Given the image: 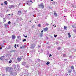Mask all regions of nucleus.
Returning a JSON list of instances; mask_svg holds the SVG:
<instances>
[{
	"label": "nucleus",
	"mask_w": 76,
	"mask_h": 76,
	"mask_svg": "<svg viewBox=\"0 0 76 76\" xmlns=\"http://www.w3.org/2000/svg\"><path fill=\"white\" fill-rule=\"evenodd\" d=\"M13 70V69H12L11 67H7L6 69V72H8V71H10V70Z\"/></svg>",
	"instance_id": "nucleus-1"
},
{
	"label": "nucleus",
	"mask_w": 76,
	"mask_h": 76,
	"mask_svg": "<svg viewBox=\"0 0 76 76\" xmlns=\"http://www.w3.org/2000/svg\"><path fill=\"white\" fill-rule=\"evenodd\" d=\"M27 5H28V3H27Z\"/></svg>",
	"instance_id": "nucleus-48"
},
{
	"label": "nucleus",
	"mask_w": 76,
	"mask_h": 76,
	"mask_svg": "<svg viewBox=\"0 0 76 76\" xmlns=\"http://www.w3.org/2000/svg\"><path fill=\"white\" fill-rule=\"evenodd\" d=\"M73 31L74 32L76 33V29H75L73 30Z\"/></svg>",
	"instance_id": "nucleus-22"
},
{
	"label": "nucleus",
	"mask_w": 76,
	"mask_h": 76,
	"mask_svg": "<svg viewBox=\"0 0 76 76\" xmlns=\"http://www.w3.org/2000/svg\"><path fill=\"white\" fill-rule=\"evenodd\" d=\"M12 39H14L16 38V36L15 35H12Z\"/></svg>",
	"instance_id": "nucleus-4"
},
{
	"label": "nucleus",
	"mask_w": 76,
	"mask_h": 76,
	"mask_svg": "<svg viewBox=\"0 0 76 76\" xmlns=\"http://www.w3.org/2000/svg\"><path fill=\"white\" fill-rule=\"evenodd\" d=\"M64 28L65 29H66V31L67 30V26H65Z\"/></svg>",
	"instance_id": "nucleus-12"
},
{
	"label": "nucleus",
	"mask_w": 76,
	"mask_h": 76,
	"mask_svg": "<svg viewBox=\"0 0 76 76\" xmlns=\"http://www.w3.org/2000/svg\"><path fill=\"white\" fill-rule=\"evenodd\" d=\"M8 1H9V0H8Z\"/></svg>",
	"instance_id": "nucleus-57"
},
{
	"label": "nucleus",
	"mask_w": 76,
	"mask_h": 76,
	"mask_svg": "<svg viewBox=\"0 0 76 76\" xmlns=\"http://www.w3.org/2000/svg\"><path fill=\"white\" fill-rule=\"evenodd\" d=\"M8 15H9L10 16V14H9Z\"/></svg>",
	"instance_id": "nucleus-43"
},
{
	"label": "nucleus",
	"mask_w": 76,
	"mask_h": 76,
	"mask_svg": "<svg viewBox=\"0 0 76 76\" xmlns=\"http://www.w3.org/2000/svg\"><path fill=\"white\" fill-rule=\"evenodd\" d=\"M30 22H31V21H30Z\"/></svg>",
	"instance_id": "nucleus-50"
},
{
	"label": "nucleus",
	"mask_w": 76,
	"mask_h": 76,
	"mask_svg": "<svg viewBox=\"0 0 76 76\" xmlns=\"http://www.w3.org/2000/svg\"><path fill=\"white\" fill-rule=\"evenodd\" d=\"M54 12V15H55V16H57V13L56 12H55V11H53Z\"/></svg>",
	"instance_id": "nucleus-10"
},
{
	"label": "nucleus",
	"mask_w": 76,
	"mask_h": 76,
	"mask_svg": "<svg viewBox=\"0 0 76 76\" xmlns=\"http://www.w3.org/2000/svg\"><path fill=\"white\" fill-rule=\"evenodd\" d=\"M52 56V55H51V54H50L49 55V57H51Z\"/></svg>",
	"instance_id": "nucleus-31"
},
{
	"label": "nucleus",
	"mask_w": 76,
	"mask_h": 76,
	"mask_svg": "<svg viewBox=\"0 0 76 76\" xmlns=\"http://www.w3.org/2000/svg\"><path fill=\"white\" fill-rule=\"evenodd\" d=\"M38 26H39V27H41V24H39L38 25Z\"/></svg>",
	"instance_id": "nucleus-21"
},
{
	"label": "nucleus",
	"mask_w": 76,
	"mask_h": 76,
	"mask_svg": "<svg viewBox=\"0 0 76 76\" xmlns=\"http://www.w3.org/2000/svg\"><path fill=\"white\" fill-rule=\"evenodd\" d=\"M40 1H41V0H40Z\"/></svg>",
	"instance_id": "nucleus-59"
},
{
	"label": "nucleus",
	"mask_w": 76,
	"mask_h": 76,
	"mask_svg": "<svg viewBox=\"0 0 76 76\" xmlns=\"http://www.w3.org/2000/svg\"><path fill=\"white\" fill-rule=\"evenodd\" d=\"M43 31H43V30H42V31H41V32L42 33V32H43Z\"/></svg>",
	"instance_id": "nucleus-38"
},
{
	"label": "nucleus",
	"mask_w": 76,
	"mask_h": 76,
	"mask_svg": "<svg viewBox=\"0 0 76 76\" xmlns=\"http://www.w3.org/2000/svg\"><path fill=\"white\" fill-rule=\"evenodd\" d=\"M1 5L2 6H3V4H1Z\"/></svg>",
	"instance_id": "nucleus-41"
},
{
	"label": "nucleus",
	"mask_w": 76,
	"mask_h": 76,
	"mask_svg": "<svg viewBox=\"0 0 76 76\" xmlns=\"http://www.w3.org/2000/svg\"><path fill=\"white\" fill-rule=\"evenodd\" d=\"M5 27H7L8 26V24L7 23H6L4 24Z\"/></svg>",
	"instance_id": "nucleus-13"
},
{
	"label": "nucleus",
	"mask_w": 76,
	"mask_h": 76,
	"mask_svg": "<svg viewBox=\"0 0 76 76\" xmlns=\"http://www.w3.org/2000/svg\"><path fill=\"white\" fill-rule=\"evenodd\" d=\"M64 60V61H66V60H67V59H65Z\"/></svg>",
	"instance_id": "nucleus-42"
},
{
	"label": "nucleus",
	"mask_w": 76,
	"mask_h": 76,
	"mask_svg": "<svg viewBox=\"0 0 76 76\" xmlns=\"http://www.w3.org/2000/svg\"><path fill=\"white\" fill-rule=\"evenodd\" d=\"M20 48H22V47H20Z\"/></svg>",
	"instance_id": "nucleus-44"
},
{
	"label": "nucleus",
	"mask_w": 76,
	"mask_h": 76,
	"mask_svg": "<svg viewBox=\"0 0 76 76\" xmlns=\"http://www.w3.org/2000/svg\"><path fill=\"white\" fill-rule=\"evenodd\" d=\"M48 28L46 27L44 29V31H47V30H48Z\"/></svg>",
	"instance_id": "nucleus-8"
},
{
	"label": "nucleus",
	"mask_w": 76,
	"mask_h": 76,
	"mask_svg": "<svg viewBox=\"0 0 76 76\" xmlns=\"http://www.w3.org/2000/svg\"><path fill=\"white\" fill-rule=\"evenodd\" d=\"M12 61L10 60V61H9V63H11V62Z\"/></svg>",
	"instance_id": "nucleus-33"
},
{
	"label": "nucleus",
	"mask_w": 76,
	"mask_h": 76,
	"mask_svg": "<svg viewBox=\"0 0 76 76\" xmlns=\"http://www.w3.org/2000/svg\"><path fill=\"white\" fill-rule=\"evenodd\" d=\"M54 27H56V26H55Z\"/></svg>",
	"instance_id": "nucleus-47"
},
{
	"label": "nucleus",
	"mask_w": 76,
	"mask_h": 76,
	"mask_svg": "<svg viewBox=\"0 0 76 76\" xmlns=\"http://www.w3.org/2000/svg\"><path fill=\"white\" fill-rule=\"evenodd\" d=\"M8 24H9L10 25V24L11 23V22H10V21H9L8 22Z\"/></svg>",
	"instance_id": "nucleus-25"
},
{
	"label": "nucleus",
	"mask_w": 76,
	"mask_h": 76,
	"mask_svg": "<svg viewBox=\"0 0 76 76\" xmlns=\"http://www.w3.org/2000/svg\"><path fill=\"white\" fill-rule=\"evenodd\" d=\"M72 70L69 71L68 72V73H71V72H72Z\"/></svg>",
	"instance_id": "nucleus-14"
},
{
	"label": "nucleus",
	"mask_w": 76,
	"mask_h": 76,
	"mask_svg": "<svg viewBox=\"0 0 76 76\" xmlns=\"http://www.w3.org/2000/svg\"><path fill=\"white\" fill-rule=\"evenodd\" d=\"M1 60H3L4 59V56H2L0 57Z\"/></svg>",
	"instance_id": "nucleus-9"
},
{
	"label": "nucleus",
	"mask_w": 76,
	"mask_h": 76,
	"mask_svg": "<svg viewBox=\"0 0 76 76\" xmlns=\"http://www.w3.org/2000/svg\"><path fill=\"white\" fill-rule=\"evenodd\" d=\"M0 49L2 50V47L0 48Z\"/></svg>",
	"instance_id": "nucleus-39"
},
{
	"label": "nucleus",
	"mask_w": 76,
	"mask_h": 76,
	"mask_svg": "<svg viewBox=\"0 0 76 76\" xmlns=\"http://www.w3.org/2000/svg\"><path fill=\"white\" fill-rule=\"evenodd\" d=\"M12 7H13V5H10V9H11V8H12Z\"/></svg>",
	"instance_id": "nucleus-17"
},
{
	"label": "nucleus",
	"mask_w": 76,
	"mask_h": 76,
	"mask_svg": "<svg viewBox=\"0 0 76 76\" xmlns=\"http://www.w3.org/2000/svg\"><path fill=\"white\" fill-rule=\"evenodd\" d=\"M54 37H55V38H56V37H57V35H54Z\"/></svg>",
	"instance_id": "nucleus-23"
},
{
	"label": "nucleus",
	"mask_w": 76,
	"mask_h": 76,
	"mask_svg": "<svg viewBox=\"0 0 76 76\" xmlns=\"http://www.w3.org/2000/svg\"><path fill=\"white\" fill-rule=\"evenodd\" d=\"M0 15H1V14H0Z\"/></svg>",
	"instance_id": "nucleus-53"
},
{
	"label": "nucleus",
	"mask_w": 76,
	"mask_h": 76,
	"mask_svg": "<svg viewBox=\"0 0 76 76\" xmlns=\"http://www.w3.org/2000/svg\"><path fill=\"white\" fill-rule=\"evenodd\" d=\"M68 35L69 38H70L71 37V35H70V33H68Z\"/></svg>",
	"instance_id": "nucleus-16"
},
{
	"label": "nucleus",
	"mask_w": 76,
	"mask_h": 76,
	"mask_svg": "<svg viewBox=\"0 0 76 76\" xmlns=\"http://www.w3.org/2000/svg\"><path fill=\"white\" fill-rule=\"evenodd\" d=\"M39 6L42 9H43V8H44V5H43V3H41V4H39Z\"/></svg>",
	"instance_id": "nucleus-2"
},
{
	"label": "nucleus",
	"mask_w": 76,
	"mask_h": 76,
	"mask_svg": "<svg viewBox=\"0 0 76 76\" xmlns=\"http://www.w3.org/2000/svg\"><path fill=\"white\" fill-rule=\"evenodd\" d=\"M63 56L64 57H66V55L65 54H64Z\"/></svg>",
	"instance_id": "nucleus-34"
},
{
	"label": "nucleus",
	"mask_w": 76,
	"mask_h": 76,
	"mask_svg": "<svg viewBox=\"0 0 76 76\" xmlns=\"http://www.w3.org/2000/svg\"><path fill=\"white\" fill-rule=\"evenodd\" d=\"M57 2L55 1H53L52 3L53 4H57Z\"/></svg>",
	"instance_id": "nucleus-7"
},
{
	"label": "nucleus",
	"mask_w": 76,
	"mask_h": 76,
	"mask_svg": "<svg viewBox=\"0 0 76 76\" xmlns=\"http://www.w3.org/2000/svg\"><path fill=\"white\" fill-rule=\"evenodd\" d=\"M4 47V46H2V47Z\"/></svg>",
	"instance_id": "nucleus-55"
},
{
	"label": "nucleus",
	"mask_w": 76,
	"mask_h": 76,
	"mask_svg": "<svg viewBox=\"0 0 76 76\" xmlns=\"http://www.w3.org/2000/svg\"><path fill=\"white\" fill-rule=\"evenodd\" d=\"M72 28H76V27L75 26H72Z\"/></svg>",
	"instance_id": "nucleus-20"
},
{
	"label": "nucleus",
	"mask_w": 76,
	"mask_h": 76,
	"mask_svg": "<svg viewBox=\"0 0 76 76\" xmlns=\"http://www.w3.org/2000/svg\"><path fill=\"white\" fill-rule=\"evenodd\" d=\"M24 36L26 38H27V36H25L24 35V34H23Z\"/></svg>",
	"instance_id": "nucleus-35"
},
{
	"label": "nucleus",
	"mask_w": 76,
	"mask_h": 76,
	"mask_svg": "<svg viewBox=\"0 0 76 76\" xmlns=\"http://www.w3.org/2000/svg\"><path fill=\"white\" fill-rule=\"evenodd\" d=\"M1 17H3L4 15H1Z\"/></svg>",
	"instance_id": "nucleus-30"
},
{
	"label": "nucleus",
	"mask_w": 76,
	"mask_h": 76,
	"mask_svg": "<svg viewBox=\"0 0 76 76\" xmlns=\"http://www.w3.org/2000/svg\"><path fill=\"white\" fill-rule=\"evenodd\" d=\"M50 64V62H48L46 63V64H47V65H48V64Z\"/></svg>",
	"instance_id": "nucleus-18"
},
{
	"label": "nucleus",
	"mask_w": 76,
	"mask_h": 76,
	"mask_svg": "<svg viewBox=\"0 0 76 76\" xmlns=\"http://www.w3.org/2000/svg\"><path fill=\"white\" fill-rule=\"evenodd\" d=\"M30 2H32V1H30Z\"/></svg>",
	"instance_id": "nucleus-45"
},
{
	"label": "nucleus",
	"mask_w": 76,
	"mask_h": 76,
	"mask_svg": "<svg viewBox=\"0 0 76 76\" xmlns=\"http://www.w3.org/2000/svg\"><path fill=\"white\" fill-rule=\"evenodd\" d=\"M33 16H34V15H33Z\"/></svg>",
	"instance_id": "nucleus-52"
},
{
	"label": "nucleus",
	"mask_w": 76,
	"mask_h": 76,
	"mask_svg": "<svg viewBox=\"0 0 76 76\" xmlns=\"http://www.w3.org/2000/svg\"><path fill=\"white\" fill-rule=\"evenodd\" d=\"M3 19H4V20H3L4 21V22H6V20H5L4 18H3Z\"/></svg>",
	"instance_id": "nucleus-32"
},
{
	"label": "nucleus",
	"mask_w": 76,
	"mask_h": 76,
	"mask_svg": "<svg viewBox=\"0 0 76 76\" xmlns=\"http://www.w3.org/2000/svg\"><path fill=\"white\" fill-rule=\"evenodd\" d=\"M38 61H41V60L39 59H38Z\"/></svg>",
	"instance_id": "nucleus-28"
},
{
	"label": "nucleus",
	"mask_w": 76,
	"mask_h": 76,
	"mask_svg": "<svg viewBox=\"0 0 76 76\" xmlns=\"http://www.w3.org/2000/svg\"><path fill=\"white\" fill-rule=\"evenodd\" d=\"M1 75V74H0V76Z\"/></svg>",
	"instance_id": "nucleus-56"
},
{
	"label": "nucleus",
	"mask_w": 76,
	"mask_h": 76,
	"mask_svg": "<svg viewBox=\"0 0 76 76\" xmlns=\"http://www.w3.org/2000/svg\"><path fill=\"white\" fill-rule=\"evenodd\" d=\"M38 47H39H39H41V46H40V45H39V46H38Z\"/></svg>",
	"instance_id": "nucleus-40"
},
{
	"label": "nucleus",
	"mask_w": 76,
	"mask_h": 76,
	"mask_svg": "<svg viewBox=\"0 0 76 76\" xmlns=\"http://www.w3.org/2000/svg\"><path fill=\"white\" fill-rule=\"evenodd\" d=\"M12 15H13V14H12Z\"/></svg>",
	"instance_id": "nucleus-58"
},
{
	"label": "nucleus",
	"mask_w": 76,
	"mask_h": 76,
	"mask_svg": "<svg viewBox=\"0 0 76 76\" xmlns=\"http://www.w3.org/2000/svg\"><path fill=\"white\" fill-rule=\"evenodd\" d=\"M16 45H15V48H16Z\"/></svg>",
	"instance_id": "nucleus-37"
},
{
	"label": "nucleus",
	"mask_w": 76,
	"mask_h": 76,
	"mask_svg": "<svg viewBox=\"0 0 76 76\" xmlns=\"http://www.w3.org/2000/svg\"><path fill=\"white\" fill-rule=\"evenodd\" d=\"M12 0V2H13V1L14 0Z\"/></svg>",
	"instance_id": "nucleus-49"
},
{
	"label": "nucleus",
	"mask_w": 76,
	"mask_h": 76,
	"mask_svg": "<svg viewBox=\"0 0 76 76\" xmlns=\"http://www.w3.org/2000/svg\"><path fill=\"white\" fill-rule=\"evenodd\" d=\"M51 1H53V0H51Z\"/></svg>",
	"instance_id": "nucleus-51"
},
{
	"label": "nucleus",
	"mask_w": 76,
	"mask_h": 76,
	"mask_svg": "<svg viewBox=\"0 0 76 76\" xmlns=\"http://www.w3.org/2000/svg\"><path fill=\"white\" fill-rule=\"evenodd\" d=\"M53 26H54V25H53Z\"/></svg>",
	"instance_id": "nucleus-54"
},
{
	"label": "nucleus",
	"mask_w": 76,
	"mask_h": 76,
	"mask_svg": "<svg viewBox=\"0 0 76 76\" xmlns=\"http://www.w3.org/2000/svg\"><path fill=\"white\" fill-rule=\"evenodd\" d=\"M71 67L72 70H73V69H74V66H71Z\"/></svg>",
	"instance_id": "nucleus-15"
},
{
	"label": "nucleus",
	"mask_w": 76,
	"mask_h": 76,
	"mask_svg": "<svg viewBox=\"0 0 76 76\" xmlns=\"http://www.w3.org/2000/svg\"><path fill=\"white\" fill-rule=\"evenodd\" d=\"M4 4H5L6 5H7V2L5 1L4 3Z\"/></svg>",
	"instance_id": "nucleus-19"
},
{
	"label": "nucleus",
	"mask_w": 76,
	"mask_h": 76,
	"mask_svg": "<svg viewBox=\"0 0 76 76\" xmlns=\"http://www.w3.org/2000/svg\"><path fill=\"white\" fill-rule=\"evenodd\" d=\"M9 48H8V49H10V46H9Z\"/></svg>",
	"instance_id": "nucleus-29"
},
{
	"label": "nucleus",
	"mask_w": 76,
	"mask_h": 76,
	"mask_svg": "<svg viewBox=\"0 0 76 76\" xmlns=\"http://www.w3.org/2000/svg\"><path fill=\"white\" fill-rule=\"evenodd\" d=\"M23 42H25V41H26V39H24L23 40Z\"/></svg>",
	"instance_id": "nucleus-26"
},
{
	"label": "nucleus",
	"mask_w": 76,
	"mask_h": 76,
	"mask_svg": "<svg viewBox=\"0 0 76 76\" xmlns=\"http://www.w3.org/2000/svg\"><path fill=\"white\" fill-rule=\"evenodd\" d=\"M27 64L25 62H23V63L22 64L24 66H26Z\"/></svg>",
	"instance_id": "nucleus-6"
},
{
	"label": "nucleus",
	"mask_w": 76,
	"mask_h": 76,
	"mask_svg": "<svg viewBox=\"0 0 76 76\" xmlns=\"http://www.w3.org/2000/svg\"><path fill=\"white\" fill-rule=\"evenodd\" d=\"M21 14H22V12H21L20 11H18V15L20 16V15Z\"/></svg>",
	"instance_id": "nucleus-5"
},
{
	"label": "nucleus",
	"mask_w": 76,
	"mask_h": 76,
	"mask_svg": "<svg viewBox=\"0 0 76 76\" xmlns=\"http://www.w3.org/2000/svg\"><path fill=\"white\" fill-rule=\"evenodd\" d=\"M61 49V48L59 47L58 48V50H60Z\"/></svg>",
	"instance_id": "nucleus-24"
},
{
	"label": "nucleus",
	"mask_w": 76,
	"mask_h": 76,
	"mask_svg": "<svg viewBox=\"0 0 76 76\" xmlns=\"http://www.w3.org/2000/svg\"><path fill=\"white\" fill-rule=\"evenodd\" d=\"M19 67V65H17V67Z\"/></svg>",
	"instance_id": "nucleus-36"
},
{
	"label": "nucleus",
	"mask_w": 76,
	"mask_h": 76,
	"mask_svg": "<svg viewBox=\"0 0 76 76\" xmlns=\"http://www.w3.org/2000/svg\"><path fill=\"white\" fill-rule=\"evenodd\" d=\"M25 67H26V68H28V67H29V66L28 65V66H25Z\"/></svg>",
	"instance_id": "nucleus-27"
},
{
	"label": "nucleus",
	"mask_w": 76,
	"mask_h": 76,
	"mask_svg": "<svg viewBox=\"0 0 76 76\" xmlns=\"http://www.w3.org/2000/svg\"><path fill=\"white\" fill-rule=\"evenodd\" d=\"M17 38L18 39H21V37L20 36H17Z\"/></svg>",
	"instance_id": "nucleus-11"
},
{
	"label": "nucleus",
	"mask_w": 76,
	"mask_h": 76,
	"mask_svg": "<svg viewBox=\"0 0 76 76\" xmlns=\"http://www.w3.org/2000/svg\"><path fill=\"white\" fill-rule=\"evenodd\" d=\"M17 60L18 62H20L21 61V60H22V58H17Z\"/></svg>",
	"instance_id": "nucleus-3"
},
{
	"label": "nucleus",
	"mask_w": 76,
	"mask_h": 76,
	"mask_svg": "<svg viewBox=\"0 0 76 76\" xmlns=\"http://www.w3.org/2000/svg\"><path fill=\"white\" fill-rule=\"evenodd\" d=\"M46 24L47 25H48V24Z\"/></svg>",
	"instance_id": "nucleus-46"
}]
</instances>
